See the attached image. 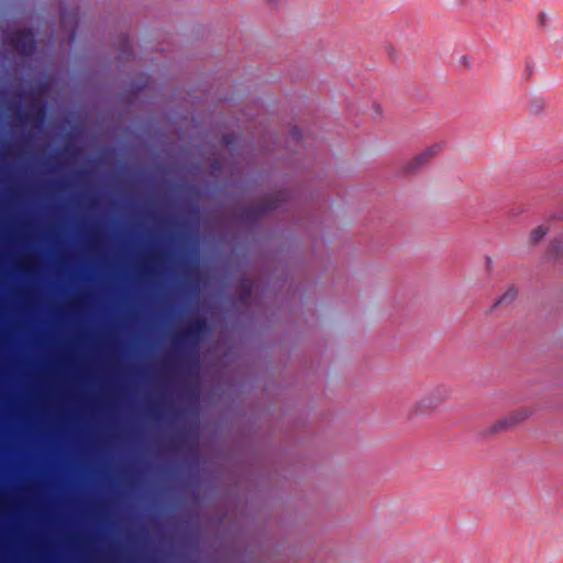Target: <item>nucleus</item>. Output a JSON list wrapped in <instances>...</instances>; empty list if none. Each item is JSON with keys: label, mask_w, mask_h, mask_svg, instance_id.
Listing matches in <instances>:
<instances>
[{"label": "nucleus", "mask_w": 563, "mask_h": 563, "mask_svg": "<svg viewBox=\"0 0 563 563\" xmlns=\"http://www.w3.org/2000/svg\"><path fill=\"white\" fill-rule=\"evenodd\" d=\"M208 331V322L203 317L191 318L187 325L173 338V344L183 353V363L198 364L197 347L201 336Z\"/></svg>", "instance_id": "obj_1"}, {"label": "nucleus", "mask_w": 563, "mask_h": 563, "mask_svg": "<svg viewBox=\"0 0 563 563\" xmlns=\"http://www.w3.org/2000/svg\"><path fill=\"white\" fill-rule=\"evenodd\" d=\"M291 192L288 190H279L273 195L261 198L255 205L245 208L241 212V219L249 223L257 222L263 216L276 211L282 203L289 202Z\"/></svg>", "instance_id": "obj_2"}, {"label": "nucleus", "mask_w": 563, "mask_h": 563, "mask_svg": "<svg viewBox=\"0 0 563 563\" xmlns=\"http://www.w3.org/2000/svg\"><path fill=\"white\" fill-rule=\"evenodd\" d=\"M450 396L446 387L440 386L433 389L426 397L421 398L411 409V416L429 415L440 405H442Z\"/></svg>", "instance_id": "obj_3"}, {"label": "nucleus", "mask_w": 563, "mask_h": 563, "mask_svg": "<svg viewBox=\"0 0 563 563\" xmlns=\"http://www.w3.org/2000/svg\"><path fill=\"white\" fill-rule=\"evenodd\" d=\"M532 409L528 407L516 409L511 411L507 417L495 422L490 427L489 432L497 433L501 431H509L526 421L532 415Z\"/></svg>", "instance_id": "obj_4"}, {"label": "nucleus", "mask_w": 563, "mask_h": 563, "mask_svg": "<svg viewBox=\"0 0 563 563\" xmlns=\"http://www.w3.org/2000/svg\"><path fill=\"white\" fill-rule=\"evenodd\" d=\"M10 44L22 56H31L36 48L34 34L31 30H18L11 33Z\"/></svg>", "instance_id": "obj_5"}, {"label": "nucleus", "mask_w": 563, "mask_h": 563, "mask_svg": "<svg viewBox=\"0 0 563 563\" xmlns=\"http://www.w3.org/2000/svg\"><path fill=\"white\" fill-rule=\"evenodd\" d=\"M443 148L441 143H435L429 146L424 152L417 155L408 165L405 167V173L410 174L416 172L418 168L427 164L432 157L438 155Z\"/></svg>", "instance_id": "obj_6"}, {"label": "nucleus", "mask_w": 563, "mask_h": 563, "mask_svg": "<svg viewBox=\"0 0 563 563\" xmlns=\"http://www.w3.org/2000/svg\"><path fill=\"white\" fill-rule=\"evenodd\" d=\"M19 121L22 123L26 122H42L44 118V109L43 107L38 106L35 101L32 102L30 106V109L25 112H18Z\"/></svg>", "instance_id": "obj_7"}, {"label": "nucleus", "mask_w": 563, "mask_h": 563, "mask_svg": "<svg viewBox=\"0 0 563 563\" xmlns=\"http://www.w3.org/2000/svg\"><path fill=\"white\" fill-rule=\"evenodd\" d=\"M518 296V290L515 286H510L506 292L498 299V301L495 303V307L497 306H508L511 302L515 301V299Z\"/></svg>", "instance_id": "obj_8"}, {"label": "nucleus", "mask_w": 563, "mask_h": 563, "mask_svg": "<svg viewBox=\"0 0 563 563\" xmlns=\"http://www.w3.org/2000/svg\"><path fill=\"white\" fill-rule=\"evenodd\" d=\"M549 253L553 258L563 256V238H559L552 241Z\"/></svg>", "instance_id": "obj_9"}, {"label": "nucleus", "mask_w": 563, "mask_h": 563, "mask_svg": "<svg viewBox=\"0 0 563 563\" xmlns=\"http://www.w3.org/2000/svg\"><path fill=\"white\" fill-rule=\"evenodd\" d=\"M547 232H548V228H545L543 225H539L538 228L532 230V232L530 234V242H531V244L539 243L544 238Z\"/></svg>", "instance_id": "obj_10"}, {"label": "nucleus", "mask_w": 563, "mask_h": 563, "mask_svg": "<svg viewBox=\"0 0 563 563\" xmlns=\"http://www.w3.org/2000/svg\"><path fill=\"white\" fill-rule=\"evenodd\" d=\"M161 262V255L157 252H153L148 256L147 264L144 266L146 272H151Z\"/></svg>", "instance_id": "obj_11"}, {"label": "nucleus", "mask_w": 563, "mask_h": 563, "mask_svg": "<svg viewBox=\"0 0 563 563\" xmlns=\"http://www.w3.org/2000/svg\"><path fill=\"white\" fill-rule=\"evenodd\" d=\"M121 54L122 58H129L132 54V47L128 36L121 41Z\"/></svg>", "instance_id": "obj_12"}, {"label": "nucleus", "mask_w": 563, "mask_h": 563, "mask_svg": "<svg viewBox=\"0 0 563 563\" xmlns=\"http://www.w3.org/2000/svg\"><path fill=\"white\" fill-rule=\"evenodd\" d=\"M301 140H302L301 131L297 126H294L290 131L289 142L298 144V143H300Z\"/></svg>", "instance_id": "obj_13"}, {"label": "nucleus", "mask_w": 563, "mask_h": 563, "mask_svg": "<svg viewBox=\"0 0 563 563\" xmlns=\"http://www.w3.org/2000/svg\"><path fill=\"white\" fill-rule=\"evenodd\" d=\"M549 16L545 12H540L538 14V24L539 26H541L542 29H547L548 27V24H549Z\"/></svg>", "instance_id": "obj_14"}, {"label": "nucleus", "mask_w": 563, "mask_h": 563, "mask_svg": "<svg viewBox=\"0 0 563 563\" xmlns=\"http://www.w3.org/2000/svg\"><path fill=\"white\" fill-rule=\"evenodd\" d=\"M251 285H244L241 294V301L246 302L251 297Z\"/></svg>", "instance_id": "obj_15"}, {"label": "nucleus", "mask_w": 563, "mask_h": 563, "mask_svg": "<svg viewBox=\"0 0 563 563\" xmlns=\"http://www.w3.org/2000/svg\"><path fill=\"white\" fill-rule=\"evenodd\" d=\"M235 142V135L234 134H224L222 136V143L227 146H232Z\"/></svg>", "instance_id": "obj_16"}, {"label": "nucleus", "mask_w": 563, "mask_h": 563, "mask_svg": "<svg viewBox=\"0 0 563 563\" xmlns=\"http://www.w3.org/2000/svg\"><path fill=\"white\" fill-rule=\"evenodd\" d=\"M181 442H183V439L181 438H177V439H175L173 441V444H174V446H179L181 444Z\"/></svg>", "instance_id": "obj_17"}, {"label": "nucleus", "mask_w": 563, "mask_h": 563, "mask_svg": "<svg viewBox=\"0 0 563 563\" xmlns=\"http://www.w3.org/2000/svg\"><path fill=\"white\" fill-rule=\"evenodd\" d=\"M67 20H68V14H67L66 12H63V13H62V22H63V23H66V22H67Z\"/></svg>", "instance_id": "obj_18"}, {"label": "nucleus", "mask_w": 563, "mask_h": 563, "mask_svg": "<svg viewBox=\"0 0 563 563\" xmlns=\"http://www.w3.org/2000/svg\"><path fill=\"white\" fill-rule=\"evenodd\" d=\"M73 21H74V24L77 25V13L73 14Z\"/></svg>", "instance_id": "obj_19"}, {"label": "nucleus", "mask_w": 563, "mask_h": 563, "mask_svg": "<svg viewBox=\"0 0 563 563\" xmlns=\"http://www.w3.org/2000/svg\"><path fill=\"white\" fill-rule=\"evenodd\" d=\"M459 1H460L461 3H465V2H466V0H459Z\"/></svg>", "instance_id": "obj_20"}, {"label": "nucleus", "mask_w": 563, "mask_h": 563, "mask_svg": "<svg viewBox=\"0 0 563 563\" xmlns=\"http://www.w3.org/2000/svg\"><path fill=\"white\" fill-rule=\"evenodd\" d=\"M269 2H275L276 0H268Z\"/></svg>", "instance_id": "obj_21"}, {"label": "nucleus", "mask_w": 563, "mask_h": 563, "mask_svg": "<svg viewBox=\"0 0 563 563\" xmlns=\"http://www.w3.org/2000/svg\"><path fill=\"white\" fill-rule=\"evenodd\" d=\"M481 2H484L485 0H479Z\"/></svg>", "instance_id": "obj_22"}]
</instances>
